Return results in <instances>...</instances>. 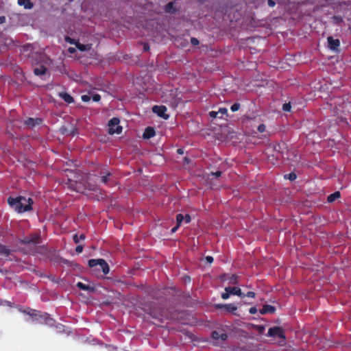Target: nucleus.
I'll use <instances>...</instances> for the list:
<instances>
[{"instance_id": "1", "label": "nucleus", "mask_w": 351, "mask_h": 351, "mask_svg": "<svg viewBox=\"0 0 351 351\" xmlns=\"http://www.w3.org/2000/svg\"><path fill=\"white\" fill-rule=\"evenodd\" d=\"M8 203L16 212L23 213L32 210L34 202L30 197L26 198L23 196H19L16 197H9Z\"/></svg>"}, {"instance_id": "2", "label": "nucleus", "mask_w": 351, "mask_h": 351, "mask_svg": "<svg viewBox=\"0 0 351 351\" xmlns=\"http://www.w3.org/2000/svg\"><path fill=\"white\" fill-rule=\"evenodd\" d=\"M40 236L38 233L32 234L29 237H25L19 240V243L25 245L22 249L23 253L34 255L38 253V244L40 243Z\"/></svg>"}, {"instance_id": "3", "label": "nucleus", "mask_w": 351, "mask_h": 351, "mask_svg": "<svg viewBox=\"0 0 351 351\" xmlns=\"http://www.w3.org/2000/svg\"><path fill=\"white\" fill-rule=\"evenodd\" d=\"M23 313L29 315L34 322L40 324H45L49 326H53L55 324V319L50 317V315L47 313L27 308L26 310L21 311Z\"/></svg>"}, {"instance_id": "4", "label": "nucleus", "mask_w": 351, "mask_h": 351, "mask_svg": "<svg viewBox=\"0 0 351 351\" xmlns=\"http://www.w3.org/2000/svg\"><path fill=\"white\" fill-rule=\"evenodd\" d=\"M149 314L152 317V318L158 320L160 322H162L164 319L167 318L166 311L160 307L155 308L154 306H152L149 308Z\"/></svg>"}, {"instance_id": "5", "label": "nucleus", "mask_w": 351, "mask_h": 351, "mask_svg": "<svg viewBox=\"0 0 351 351\" xmlns=\"http://www.w3.org/2000/svg\"><path fill=\"white\" fill-rule=\"evenodd\" d=\"M88 266L90 267H95L99 266L104 274H108L110 271V268L108 263L106 262L105 260L101 258L90 259L88 261Z\"/></svg>"}, {"instance_id": "6", "label": "nucleus", "mask_w": 351, "mask_h": 351, "mask_svg": "<svg viewBox=\"0 0 351 351\" xmlns=\"http://www.w3.org/2000/svg\"><path fill=\"white\" fill-rule=\"evenodd\" d=\"M330 106H334L335 109L337 111L345 112L346 107L349 105L348 103H346L343 97H337L331 99Z\"/></svg>"}, {"instance_id": "7", "label": "nucleus", "mask_w": 351, "mask_h": 351, "mask_svg": "<svg viewBox=\"0 0 351 351\" xmlns=\"http://www.w3.org/2000/svg\"><path fill=\"white\" fill-rule=\"evenodd\" d=\"M120 123V120L117 117H113L112 118L109 122H108V126H109V134H121L122 132V127L120 126L119 124Z\"/></svg>"}, {"instance_id": "8", "label": "nucleus", "mask_w": 351, "mask_h": 351, "mask_svg": "<svg viewBox=\"0 0 351 351\" xmlns=\"http://www.w3.org/2000/svg\"><path fill=\"white\" fill-rule=\"evenodd\" d=\"M268 337H278L283 340H285L286 337L285 330L280 326H274L269 328L267 332Z\"/></svg>"}, {"instance_id": "9", "label": "nucleus", "mask_w": 351, "mask_h": 351, "mask_svg": "<svg viewBox=\"0 0 351 351\" xmlns=\"http://www.w3.org/2000/svg\"><path fill=\"white\" fill-rule=\"evenodd\" d=\"M212 338L216 341V343L223 342L228 339V335L223 332L214 330L211 333Z\"/></svg>"}, {"instance_id": "10", "label": "nucleus", "mask_w": 351, "mask_h": 351, "mask_svg": "<svg viewBox=\"0 0 351 351\" xmlns=\"http://www.w3.org/2000/svg\"><path fill=\"white\" fill-rule=\"evenodd\" d=\"M167 108L165 106H154L152 108V110L154 113H156L158 117L164 118L165 119H167L169 116L166 114Z\"/></svg>"}, {"instance_id": "11", "label": "nucleus", "mask_w": 351, "mask_h": 351, "mask_svg": "<svg viewBox=\"0 0 351 351\" xmlns=\"http://www.w3.org/2000/svg\"><path fill=\"white\" fill-rule=\"evenodd\" d=\"M225 291L229 292L230 295H235L241 298H245V293L241 291V289L238 287H227Z\"/></svg>"}, {"instance_id": "12", "label": "nucleus", "mask_w": 351, "mask_h": 351, "mask_svg": "<svg viewBox=\"0 0 351 351\" xmlns=\"http://www.w3.org/2000/svg\"><path fill=\"white\" fill-rule=\"evenodd\" d=\"M328 47L332 51H337L340 46V40L339 39H334L332 36H328L327 38Z\"/></svg>"}, {"instance_id": "13", "label": "nucleus", "mask_w": 351, "mask_h": 351, "mask_svg": "<svg viewBox=\"0 0 351 351\" xmlns=\"http://www.w3.org/2000/svg\"><path fill=\"white\" fill-rule=\"evenodd\" d=\"M43 122V119L40 118H28L25 121L24 123L25 125L33 128L36 125H40Z\"/></svg>"}, {"instance_id": "14", "label": "nucleus", "mask_w": 351, "mask_h": 351, "mask_svg": "<svg viewBox=\"0 0 351 351\" xmlns=\"http://www.w3.org/2000/svg\"><path fill=\"white\" fill-rule=\"evenodd\" d=\"M12 252L8 246L0 243V256L8 258L12 255Z\"/></svg>"}, {"instance_id": "15", "label": "nucleus", "mask_w": 351, "mask_h": 351, "mask_svg": "<svg viewBox=\"0 0 351 351\" xmlns=\"http://www.w3.org/2000/svg\"><path fill=\"white\" fill-rule=\"evenodd\" d=\"M156 134V132L154 128L147 127L145 128L144 133L143 134V137L145 139H149L154 137Z\"/></svg>"}, {"instance_id": "16", "label": "nucleus", "mask_w": 351, "mask_h": 351, "mask_svg": "<svg viewBox=\"0 0 351 351\" xmlns=\"http://www.w3.org/2000/svg\"><path fill=\"white\" fill-rule=\"evenodd\" d=\"M276 311L275 306L269 304H265L261 309L259 310V312L261 315H265L267 313H274Z\"/></svg>"}, {"instance_id": "17", "label": "nucleus", "mask_w": 351, "mask_h": 351, "mask_svg": "<svg viewBox=\"0 0 351 351\" xmlns=\"http://www.w3.org/2000/svg\"><path fill=\"white\" fill-rule=\"evenodd\" d=\"M112 177V173L109 171H101V176H100V180L102 183L107 184L108 182H110Z\"/></svg>"}, {"instance_id": "18", "label": "nucleus", "mask_w": 351, "mask_h": 351, "mask_svg": "<svg viewBox=\"0 0 351 351\" xmlns=\"http://www.w3.org/2000/svg\"><path fill=\"white\" fill-rule=\"evenodd\" d=\"M77 287L81 290L88 291L90 292H94L95 291V288L93 286H90L88 285H85L82 282H78L76 285Z\"/></svg>"}, {"instance_id": "19", "label": "nucleus", "mask_w": 351, "mask_h": 351, "mask_svg": "<svg viewBox=\"0 0 351 351\" xmlns=\"http://www.w3.org/2000/svg\"><path fill=\"white\" fill-rule=\"evenodd\" d=\"M77 287L81 290L88 291L90 292H94L95 291V288L93 286H90L88 285H85L82 282H78L76 285Z\"/></svg>"}, {"instance_id": "20", "label": "nucleus", "mask_w": 351, "mask_h": 351, "mask_svg": "<svg viewBox=\"0 0 351 351\" xmlns=\"http://www.w3.org/2000/svg\"><path fill=\"white\" fill-rule=\"evenodd\" d=\"M58 95L67 104H72L74 102L73 97L67 93H60Z\"/></svg>"}, {"instance_id": "21", "label": "nucleus", "mask_w": 351, "mask_h": 351, "mask_svg": "<svg viewBox=\"0 0 351 351\" xmlns=\"http://www.w3.org/2000/svg\"><path fill=\"white\" fill-rule=\"evenodd\" d=\"M18 4L19 5H23L25 9L30 10L34 7L33 3L31 2V0H18Z\"/></svg>"}, {"instance_id": "22", "label": "nucleus", "mask_w": 351, "mask_h": 351, "mask_svg": "<svg viewBox=\"0 0 351 351\" xmlns=\"http://www.w3.org/2000/svg\"><path fill=\"white\" fill-rule=\"evenodd\" d=\"M47 72V68L44 65H41L40 67L35 68L34 69V73L35 75L40 76L43 75Z\"/></svg>"}, {"instance_id": "23", "label": "nucleus", "mask_w": 351, "mask_h": 351, "mask_svg": "<svg viewBox=\"0 0 351 351\" xmlns=\"http://www.w3.org/2000/svg\"><path fill=\"white\" fill-rule=\"evenodd\" d=\"M165 11L167 13L174 14L176 12V9L174 6L173 2H169L165 8Z\"/></svg>"}, {"instance_id": "24", "label": "nucleus", "mask_w": 351, "mask_h": 351, "mask_svg": "<svg viewBox=\"0 0 351 351\" xmlns=\"http://www.w3.org/2000/svg\"><path fill=\"white\" fill-rule=\"evenodd\" d=\"M340 196H341L340 192L336 191L328 196L327 201L328 202H333L337 198L340 197Z\"/></svg>"}, {"instance_id": "25", "label": "nucleus", "mask_w": 351, "mask_h": 351, "mask_svg": "<svg viewBox=\"0 0 351 351\" xmlns=\"http://www.w3.org/2000/svg\"><path fill=\"white\" fill-rule=\"evenodd\" d=\"M224 310L228 313H234L237 310V307L234 304L232 303L225 304Z\"/></svg>"}, {"instance_id": "26", "label": "nucleus", "mask_w": 351, "mask_h": 351, "mask_svg": "<svg viewBox=\"0 0 351 351\" xmlns=\"http://www.w3.org/2000/svg\"><path fill=\"white\" fill-rule=\"evenodd\" d=\"M239 277L236 274H232L230 276L228 277V280L229 281V283L231 285H237L239 282L238 280Z\"/></svg>"}, {"instance_id": "27", "label": "nucleus", "mask_w": 351, "mask_h": 351, "mask_svg": "<svg viewBox=\"0 0 351 351\" xmlns=\"http://www.w3.org/2000/svg\"><path fill=\"white\" fill-rule=\"evenodd\" d=\"M75 46L81 51H85L89 49V47L88 45L81 44L80 43H76Z\"/></svg>"}, {"instance_id": "28", "label": "nucleus", "mask_w": 351, "mask_h": 351, "mask_svg": "<svg viewBox=\"0 0 351 351\" xmlns=\"http://www.w3.org/2000/svg\"><path fill=\"white\" fill-rule=\"evenodd\" d=\"M85 239V235L84 234L78 236L77 234L73 235V241L75 243H78L80 241Z\"/></svg>"}, {"instance_id": "29", "label": "nucleus", "mask_w": 351, "mask_h": 351, "mask_svg": "<svg viewBox=\"0 0 351 351\" xmlns=\"http://www.w3.org/2000/svg\"><path fill=\"white\" fill-rule=\"evenodd\" d=\"M183 221L184 215L182 214H178L176 215V224L178 226H180Z\"/></svg>"}, {"instance_id": "30", "label": "nucleus", "mask_w": 351, "mask_h": 351, "mask_svg": "<svg viewBox=\"0 0 351 351\" xmlns=\"http://www.w3.org/2000/svg\"><path fill=\"white\" fill-rule=\"evenodd\" d=\"M219 114H221V116L219 118H222L223 115H228V110L226 108H220L218 110Z\"/></svg>"}, {"instance_id": "31", "label": "nucleus", "mask_w": 351, "mask_h": 351, "mask_svg": "<svg viewBox=\"0 0 351 351\" xmlns=\"http://www.w3.org/2000/svg\"><path fill=\"white\" fill-rule=\"evenodd\" d=\"M241 108V104L239 103H234V104H232L230 107V110L232 111V112H236L237 110H239Z\"/></svg>"}, {"instance_id": "32", "label": "nucleus", "mask_w": 351, "mask_h": 351, "mask_svg": "<svg viewBox=\"0 0 351 351\" xmlns=\"http://www.w3.org/2000/svg\"><path fill=\"white\" fill-rule=\"evenodd\" d=\"M291 109V106L290 102L289 103H285V104H283L282 110L285 112H290Z\"/></svg>"}, {"instance_id": "33", "label": "nucleus", "mask_w": 351, "mask_h": 351, "mask_svg": "<svg viewBox=\"0 0 351 351\" xmlns=\"http://www.w3.org/2000/svg\"><path fill=\"white\" fill-rule=\"evenodd\" d=\"M285 178H287H287H288L289 180H291V181H293V180H295L296 179L297 176H296V174H295V173L291 172V173H289L288 175H285Z\"/></svg>"}, {"instance_id": "34", "label": "nucleus", "mask_w": 351, "mask_h": 351, "mask_svg": "<svg viewBox=\"0 0 351 351\" xmlns=\"http://www.w3.org/2000/svg\"><path fill=\"white\" fill-rule=\"evenodd\" d=\"M36 55H37V56H38L39 60L36 62H35V64H38L40 62H43L44 61V58H45V54L40 53H38Z\"/></svg>"}, {"instance_id": "35", "label": "nucleus", "mask_w": 351, "mask_h": 351, "mask_svg": "<svg viewBox=\"0 0 351 351\" xmlns=\"http://www.w3.org/2000/svg\"><path fill=\"white\" fill-rule=\"evenodd\" d=\"M257 130L259 132L261 133H263L266 130V126L265 125V124H260L258 128H257Z\"/></svg>"}, {"instance_id": "36", "label": "nucleus", "mask_w": 351, "mask_h": 351, "mask_svg": "<svg viewBox=\"0 0 351 351\" xmlns=\"http://www.w3.org/2000/svg\"><path fill=\"white\" fill-rule=\"evenodd\" d=\"M218 114H219V112L218 111L217 112H216V111H210L209 112V116L211 118H213V119H216V118L219 117Z\"/></svg>"}, {"instance_id": "37", "label": "nucleus", "mask_w": 351, "mask_h": 351, "mask_svg": "<svg viewBox=\"0 0 351 351\" xmlns=\"http://www.w3.org/2000/svg\"><path fill=\"white\" fill-rule=\"evenodd\" d=\"M81 99L84 102H88L90 100V97L87 95H82Z\"/></svg>"}, {"instance_id": "38", "label": "nucleus", "mask_w": 351, "mask_h": 351, "mask_svg": "<svg viewBox=\"0 0 351 351\" xmlns=\"http://www.w3.org/2000/svg\"><path fill=\"white\" fill-rule=\"evenodd\" d=\"M191 43L193 45V46H196V45H198L199 42L197 38H191Z\"/></svg>"}, {"instance_id": "39", "label": "nucleus", "mask_w": 351, "mask_h": 351, "mask_svg": "<svg viewBox=\"0 0 351 351\" xmlns=\"http://www.w3.org/2000/svg\"><path fill=\"white\" fill-rule=\"evenodd\" d=\"M184 221L186 223H189L191 221V215L189 214H186L185 216H184Z\"/></svg>"}, {"instance_id": "40", "label": "nucleus", "mask_w": 351, "mask_h": 351, "mask_svg": "<svg viewBox=\"0 0 351 351\" xmlns=\"http://www.w3.org/2000/svg\"><path fill=\"white\" fill-rule=\"evenodd\" d=\"M256 296V293L254 291H248L246 294H245V297L254 298Z\"/></svg>"}, {"instance_id": "41", "label": "nucleus", "mask_w": 351, "mask_h": 351, "mask_svg": "<svg viewBox=\"0 0 351 351\" xmlns=\"http://www.w3.org/2000/svg\"><path fill=\"white\" fill-rule=\"evenodd\" d=\"M230 293L225 291V292L221 294V298L223 300H227L230 298Z\"/></svg>"}, {"instance_id": "42", "label": "nucleus", "mask_w": 351, "mask_h": 351, "mask_svg": "<svg viewBox=\"0 0 351 351\" xmlns=\"http://www.w3.org/2000/svg\"><path fill=\"white\" fill-rule=\"evenodd\" d=\"M101 99V96L99 95V94H95L93 96V100L94 101H99Z\"/></svg>"}, {"instance_id": "43", "label": "nucleus", "mask_w": 351, "mask_h": 351, "mask_svg": "<svg viewBox=\"0 0 351 351\" xmlns=\"http://www.w3.org/2000/svg\"><path fill=\"white\" fill-rule=\"evenodd\" d=\"M222 172L221 171H217L215 172H212L211 175L215 176V178H219L221 176Z\"/></svg>"}, {"instance_id": "44", "label": "nucleus", "mask_w": 351, "mask_h": 351, "mask_svg": "<svg viewBox=\"0 0 351 351\" xmlns=\"http://www.w3.org/2000/svg\"><path fill=\"white\" fill-rule=\"evenodd\" d=\"M83 251V246L82 245H79L76 247L75 248V252L77 253V254H80Z\"/></svg>"}, {"instance_id": "45", "label": "nucleus", "mask_w": 351, "mask_h": 351, "mask_svg": "<svg viewBox=\"0 0 351 351\" xmlns=\"http://www.w3.org/2000/svg\"><path fill=\"white\" fill-rule=\"evenodd\" d=\"M249 313L254 315L257 313V308L255 306L251 307L249 310Z\"/></svg>"}, {"instance_id": "46", "label": "nucleus", "mask_w": 351, "mask_h": 351, "mask_svg": "<svg viewBox=\"0 0 351 351\" xmlns=\"http://www.w3.org/2000/svg\"><path fill=\"white\" fill-rule=\"evenodd\" d=\"M65 40H66V42H68V43H71V44H75V45L76 44V43L75 42V40H74L73 39L71 38H70V37H69V36H66V37L65 38Z\"/></svg>"}, {"instance_id": "47", "label": "nucleus", "mask_w": 351, "mask_h": 351, "mask_svg": "<svg viewBox=\"0 0 351 351\" xmlns=\"http://www.w3.org/2000/svg\"><path fill=\"white\" fill-rule=\"evenodd\" d=\"M215 307L217 309H222V308H225V304H216L215 305Z\"/></svg>"}, {"instance_id": "48", "label": "nucleus", "mask_w": 351, "mask_h": 351, "mask_svg": "<svg viewBox=\"0 0 351 351\" xmlns=\"http://www.w3.org/2000/svg\"><path fill=\"white\" fill-rule=\"evenodd\" d=\"M206 261L207 263L211 264L213 262L214 258L212 256H207L206 257Z\"/></svg>"}, {"instance_id": "49", "label": "nucleus", "mask_w": 351, "mask_h": 351, "mask_svg": "<svg viewBox=\"0 0 351 351\" xmlns=\"http://www.w3.org/2000/svg\"><path fill=\"white\" fill-rule=\"evenodd\" d=\"M276 5V2L274 0H268V5L269 7H274Z\"/></svg>"}, {"instance_id": "50", "label": "nucleus", "mask_w": 351, "mask_h": 351, "mask_svg": "<svg viewBox=\"0 0 351 351\" xmlns=\"http://www.w3.org/2000/svg\"><path fill=\"white\" fill-rule=\"evenodd\" d=\"M228 277H229V276H228L227 274H223V275H221V276H220V279H221V280H228Z\"/></svg>"}, {"instance_id": "51", "label": "nucleus", "mask_w": 351, "mask_h": 351, "mask_svg": "<svg viewBox=\"0 0 351 351\" xmlns=\"http://www.w3.org/2000/svg\"><path fill=\"white\" fill-rule=\"evenodd\" d=\"M6 19L4 16H0V24H3L5 23Z\"/></svg>"}, {"instance_id": "52", "label": "nucleus", "mask_w": 351, "mask_h": 351, "mask_svg": "<svg viewBox=\"0 0 351 351\" xmlns=\"http://www.w3.org/2000/svg\"><path fill=\"white\" fill-rule=\"evenodd\" d=\"M143 49L145 51H147L149 50V46L147 43H145L143 45Z\"/></svg>"}, {"instance_id": "53", "label": "nucleus", "mask_w": 351, "mask_h": 351, "mask_svg": "<svg viewBox=\"0 0 351 351\" xmlns=\"http://www.w3.org/2000/svg\"><path fill=\"white\" fill-rule=\"evenodd\" d=\"M180 227V226H178V225L176 224V226L171 229V233L176 232Z\"/></svg>"}, {"instance_id": "54", "label": "nucleus", "mask_w": 351, "mask_h": 351, "mask_svg": "<svg viewBox=\"0 0 351 351\" xmlns=\"http://www.w3.org/2000/svg\"><path fill=\"white\" fill-rule=\"evenodd\" d=\"M3 304H7L8 306H12V302H9V301H3Z\"/></svg>"}, {"instance_id": "55", "label": "nucleus", "mask_w": 351, "mask_h": 351, "mask_svg": "<svg viewBox=\"0 0 351 351\" xmlns=\"http://www.w3.org/2000/svg\"><path fill=\"white\" fill-rule=\"evenodd\" d=\"M177 153H178V154H182L184 153V151H183V149H177Z\"/></svg>"}, {"instance_id": "56", "label": "nucleus", "mask_w": 351, "mask_h": 351, "mask_svg": "<svg viewBox=\"0 0 351 351\" xmlns=\"http://www.w3.org/2000/svg\"><path fill=\"white\" fill-rule=\"evenodd\" d=\"M335 19L337 21H342V19H341V17H340V16H335Z\"/></svg>"}, {"instance_id": "57", "label": "nucleus", "mask_w": 351, "mask_h": 351, "mask_svg": "<svg viewBox=\"0 0 351 351\" xmlns=\"http://www.w3.org/2000/svg\"><path fill=\"white\" fill-rule=\"evenodd\" d=\"M73 51H74V49H71V48H70V49H69V51H70V52H72Z\"/></svg>"}]
</instances>
